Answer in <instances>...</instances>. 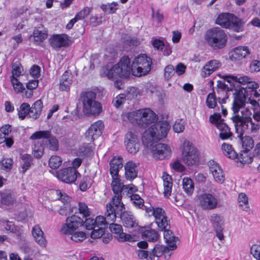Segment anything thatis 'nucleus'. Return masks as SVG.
I'll list each match as a JSON object with an SVG mask.
<instances>
[{
  "instance_id": "1",
  "label": "nucleus",
  "mask_w": 260,
  "mask_h": 260,
  "mask_svg": "<svg viewBox=\"0 0 260 260\" xmlns=\"http://www.w3.org/2000/svg\"><path fill=\"white\" fill-rule=\"evenodd\" d=\"M152 59L145 54L135 57L131 65L127 56L122 57L119 62L109 69L106 75L108 78L128 77L131 72L135 76L140 77L147 74L151 70Z\"/></svg>"
},
{
  "instance_id": "2",
  "label": "nucleus",
  "mask_w": 260,
  "mask_h": 260,
  "mask_svg": "<svg viewBox=\"0 0 260 260\" xmlns=\"http://www.w3.org/2000/svg\"><path fill=\"white\" fill-rule=\"evenodd\" d=\"M169 128L170 125L167 121H159L145 130L142 135V143L147 147H151L153 157L156 159L169 158L171 155V149L168 145L154 143L165 138Z\"/></svg>"
},
{
  "instance_id": "3",
  "label": "nucleus",
  "mask_w": 260,
  "mask_h": 260,
  "mask_svg": "<svg viewBox=\"0 0 260 260\" xmlns=\"http://www.w3.org/2000/svg\"><path fill=\"white\" fill-rule=\"evenodd\" d=\"M232 110L233 115L231 119L234 124L236 133L238 134L237 137L243 136L249 130L250 126L251 132L255 133L259 129V125L253 123L252 113L248 108H236Z\"/></svg>"
},
{
  "instance_id": "4",
  "label": "nucleus",
  "mask_w": 260,
  "mask_h": 260,
  "mask_svg": "<svg viewBox=\"0 0 260 260\" xmlns=\"http://www.w3.org/2000/svg\"><path fill=\"white\" fill-rule=\"evenodd\" d=\"M240 83L245 87H242L239 90H236L233 93L234 101L232 109L243 108L245 105V96L253 95L256 98L260 96V93L256 90L259 87L258 83L251 80L248 76L240 77Z\"/></svg>"
},
{
  "instance_id": "5",
  "label": "nucleus",
  "mask_w": 260,
  "mask_h": 260,
  "mask_svg": "<svg viewBox=\"0 0 260 260\" xmlns=\"http://www.w3.org/2000/svg\"><path fill=\"white\" fill-rule=\"evenodd\" d=\"M95 92L89 91L81 93L79 101L81 102L84 114L87 116H97L102 112V104L96 101Z\"/></svg>"
},
{
  "instance_id": "6",
  "label": "nucleus",
  "mask_w": 260,
  "mask_h": 260,
  "mask_svg": "<svg viewBox=\"0 0 260 260\" xmlns=\"http://www.w3.org/2000/svg\"><path fill=\"white\" fill-rule=\"evenodd\" d=\"M126 116L132 123H136L139 127L144 128L156 122L158 119L157 115L148 108L128 112Z\"/></svg>"
},
{
  "instance_id": "7",
  "label": "nucleus",
  "mask_w": 260,
  "mask_h": 260,
  "mask_svg": "<svg viewBox=\"0 0 260 260\" xmlns=\"http://www.w3.org/2000/svg\"><path fill=\"white\" fill-rule=\"evenodd\" d=\"M205 40L210 46L217 50L225 46L228 37L224 30L219 27H214L206 31Z\"/></svg>"
},
{
  "instance_id": "8",
  "label": "nucleus",
  "mask_w": 260,
  "mask_h": 260,
  "mask_svg": "<svg viewBox=\"0 0 260 260\" xmlns=\"http://www.w3.org/2000/svg\"><path fill=\"white\" fill-rule=\"evenodd\" d=\"M215 23L222 28L230 29L237 32L242 31L244 29V22L232 13L220 14L215 21Z\"/></svg>"
},
{
  "instance_id": "9",
  "label": "nucleus",
  "mask_w": 260,
  "mask_h": 260,
  "mask_svg": "<svg viewBox=\"0 0 260 260\" xmlns=\"http://www.w3.org/2000/svg\"><path fill=\"white\" fill-rule=\"evenodd\" d=\"M182 156L183 162L187 166L197 165L200 161L198 150L188 141L183 143Z\"/></svg>"
},
{
  "instance_id": "10",
  "label": "nucleus",
  "mask_w": 260,
  "mask_h": 260,
  "mask_svg": "<svg viewBox=\"0 0 260 260\" xmlns=\"http://www.w3.org/2000/svg\"><path fill=\"white\" fill-rule=\"evenodd\" d=\"M114 207V212L117 217H119L123 224L126 228H132L137 226L134 215L128 211H126L123 204Z\"/></svg>"
},
{
  "instance_id": "11",
  "label": "nucleus",
  "mask_w": 260,
  "mask_h": 260,
  "mask_svg": "<svg viewBox=\"0 0 260 260\" xmlns=\"http://www.w3.org/2000/svg\"><path fill=\"white\" fill-rule=\"evenodd\" d=\"M111 187L114 196L112 198L109 203H111V206H117L121 205V204H123L121 202V199L122 194H124L123 189L125 185L120 182V177H116V179L112 178Z\"/></svg>"
},
{
  "instance_id": "12",
  "label": "nucleus",
  "mask_w": 260,
  "mask_h": 260,
  "mask_svg": "<svg viewBox=\"0 0 260 260\" xmlns=\"http://www.w3.org/2000/svg\"><path fill=\"white\" fill-rule=\"evenodd\" d=\"M82 225L83 219L76 215H73L67 218L66 223L61 228V232L65 235L72 234L79 227Z\"/></svg>"
},
{
  "instance_id": "13",
  "label": "nucleus",
  "mask_w": 260,
  "mask_h": 260,
  "mask_svg": "<svg viewBox=\"0 0 260 260\" xmlns=\"http://www.w3.org/2000/svg\"><path fill=\"white\" fill-rule=\"evenodd\" d=\"M116 220V216L114 212V207L111 206V203L106 204V211L105 213V217L99 216L94 219L96 228L102 226L104 229L107 227L109 222L114 221Z\"/></svg>"
},
{
  "instance_id": "14",
  "label": "nucleus",
  "mask_w": 260,
  "mask_h": 260,
  "mask_svg": "<svg viewBox=\"0 0 260 260\" xmlns=\"http://www.w3.org/2000/svg\"><path fill=\"white\" fill-rule=\"evenodd\" d=\"M152 215L155 217V221L160 231L170 228V222L166 216L165 211L161 208L156 207L155 209H150Z\"/></svg>"
},
{
  "instance_id": "15",
  "label": "nucleus",
  "mask_w": 260,
  "mask_h": 260,
  "mask_svg": "<svg viewBox=\"0 0 260 260\" xmlns=\"http://www.w3.org/2000/svg\"><path fill=\"white\" fill-rule=\"evenodd\" d=\"M78 176H80L78 171L75 168H67L56 172L57 177L67 183H72L76 181Z\"/></svg>"
},
{
  "instance_id": "16",
  "label": "nucleus",
  "mask_w": 260,
  "mask_h": 260,
  "mask_svg": "<svg viewBox=\"0 0 260 260\" xmlns=\"http://www.w3.org/2000/svg\"><path fill=\"white\" fill-rule=\"evenodd\" d=\"M199 204L202 209L210 210L217 206V200L210 193H203L199 196Z\"/></svg>"
},
{
  "instance_id": "17",
  "label": "nucleus",
  "mask_w": 260,
  "mask_h": 260,
  "mask_svg": "<svg viewBox=\"0 0 260 260\" xmlns=\"http://www.w3.org/2000/svg\"><path fill=\"white\" fill-rule=\"evenodd\" d=\"M49 41L51 46L54 49L68 47L71 44L70 37L65 34L53 35Z\"/></svg>"
},
{
  "instance_id": "18",
  "label": "nucleus",
  "mask_w": 260,
  "mask_h": 260,
  "mask_svg": "<svg viewBox=\"0 0 260 260\" xmlns=\"http://www.w3.org/2000/svg\"><path fill=\"white\" fill-rule=\"evenodd\" d=\"M124 143L128 152L132 154L136 153L140 149V143L137 136L131 132L125 135Z\"/></svg>"
},
{
  "instance_id": "19",
  "label": "nucleus",
  "mask_w": 260,
  "mask_h": 260,
  "mask_svg": "<svg viewBox=\"0 0 260 260\" xmlns=\"http://www.w3.org/2000/svg\"><path fill=\"white\" fill-rule=\"evenodd\" d=\"M104 124L101 120H99L92 124L85 133V137L87 141L93 142L94 140L99 137L102 133V130Z\"/></svg>"
},
{
  "instance_id": "20",
  "label": "nucleus",
  "mask_w": 260,
  "mask_h": 260,
  "mask_svg": "<svg viewBox=\"0 0 260 260\" xmlns=\"http://www.w3.org/2000/svg\"><path fill=\"white\" fill-rule=\"evenodd\" d=\"M251 54L248 47L240 46L234 48L230 52V58L232 60H241L248 57Z\"/></svg>"
},
{
  "instance_id": "21",
  "label": "nucleus",
  "mask_w": 260,
  "mask_h": 260,
  "mask_svg": "<svg viewBox=\"0 0 260 260\" xmlns=\"http://www.w3.org/2000/svg\"><path fill=\"white\" fill-rule=\"evenodd\" d=\"M11 126L5 124L0 127V144L5 143L9 148L14 144L13 137L10 135Z\"/></svg>"
},
{
  "instance_id": "22",
  "label": "nucleus",
  "mask_w": 260,
  "mask_h": 260,
  "mask_svg": "<svg viewBox=\"0 0 260 260\" xmlns=\"http://www.w3.org/2000/svg\"><path fill=\"white\" fill-rule=\"evenodd\" d=\"M209 170L216 182L222 183L225 180L223 171L219 165L214 160H210L208 163Z\"/></svg>"
},
{
  "instance_id": "23",
  "label": "nucleus",
  "mask_w": 260,
  "mask_h": 260,
  "mask_svg": "<svg viewBox=\"0 0 260 260\" xmlns=\"http://www.w3.org/2000/svg\"><path fill=\"white\" fill-rule=\"evenodd\" d=\"M221 66V63L218 60L212 59L207 62L202 69L201 75L203 77L210 76Z\"/></svg>"
},
{
  "instance_id": "24",
  "label": "nucleus",
  "mask_w": 260,
  "mask_h": 260,
  "mask_svg": "<svg viewBox=\"0 0 260 260\" xmlns=\"http://www.w3.org/2000/svg\"><path fill=\"white\" fill-rule=\"evenodd\" d=\"M123 158L121 157H114L110 162V173L112 178L116 179V177H120L119 172L123 167Z\"/></svg>"
},
{
  "instance_id": "25",
  "label": "nucleus",
  "mask_w": 260,
  "mask_h": 260,
  "mask_svg": "<svg viewBox=\"0 0 260 260\" xmlns=\"http://www.w3.org/2000/svg\"><path fill=\"white\" fill-rule=\"evenodd\" d=\"M139 164H136L133 161H127L124 165L125 177L126 180L133 181L137 177L138 173Z\"/></svg>"
},
{
  "instance_id": "26",
  "label": "nucleus",
  "mask_w": 260,
  "mask_h": 260,
  "mask_svg": "<svg viewBox=\"0 0 260 260\" xmlns=\"http://www.w3.org/2000/svg\"><path fill=\"white\" fill-rule=\"evenodd\" d=\"M32 235L35 241L41 247H45L47 245V241L44 234L40 226L36 224L33 226L31 231Z\"/></svg>"
},
{
  "instance_id": "27",
  "label": "nucleus",
  "mask_w": 260,
  "mask_h": 260,
  "mask_svg": "<svg viewBox=\"0 0 260 260\" xmlns=\"http://www.w3.org/2000/svg\"><path fill=\"white\" fill-rule=\"evenodd\" d=\"M91 10V8L88 7L84 8L76 14L74 18L72 19L69 21V22L66 25V28L68 29H71L72 28L76 22L79 20L84 19L87 16H88L90 14Z\"/></svg>"
},
{
  "instance_id": "28",
  "label": "nucleus",
  "mask_w": 260,
  "mask_h": 260,
  "mask_svg": "<svg viewBox=\"0 0 260 260\" xmlns=\"http://www.w3.org/2000/svg\"><path fill=\"white\" fill-rule=\"evenodd\" d=\"M209 221L214 230L224 229V218L220 214L215 213L212 214L209 217Z\"/></svg>"
},
{
  "instance_id": "29",
  "label": "nucleus",
  "mask_w": 260,
  "mask_h": 260,
  "mask_svg": "<svg viewBox=\"0 0 260 260\" xmlns=\"http://www.w3.org/2000/svg\"><path fill=\"white\" fill-rule=\"evenodd\" d=\"M170 228H167L166 230H164V236L167 243L169 250H173L177 248L176 242L178 240V237H176L172 231L170 230Z\"/></svg>"
},
{
  "instance_id": "30",
  "label": "nucleus",
  "mask_w": 260,
  "mask_h": 260,
  "mask_svg": "<svg viewBox=\"0 0 260 260\" xmlns=\"http://www.w3.org/2000/svg\"><path fill=\"white\" fill-rule=\"evenodd\" d=\"M216 127L220 131L219 137L221 140H225L232 136L230 128L225 123L223 122V119H221L220 122L217 124Z\"/></svg>"
},
{
  "instance_id": "31",
  "label": "nucleus",
  "mask_w": 260,
  "mask_h": 260,
  "mask_svg": "<svg viewBox=\"0 0 260 260\" xmlns=\"http://www.w3.org/2000/svg\"><path fill=\"white\" fill-rule=\"evenodd\" d=\"M72 82V77L71 74L67 71L65 72L60 80L59 89L61 91H68L70 89Z\"/></svg>"
},
{
  "instance_id": "32",
  "label": "nucleus",
  "mask_w": 260,
  "mask_h": 260,
  "mask_svg": "<svg viewBox=\"0 0 260 260\" xmlns=\"http://www.w3.org/2000/svg\"><path fill=\"white\" fill-rule=\"evenodd\" d=\"M43 108V103L41 100L36 101L30 107L29 117L33 119H37L40 116Z\"/></svg>"
},
{
  "instance_id": "33",
  "label": "nucleus",
  "mask_w": 260,
  "mask_h": 260,
  "mask_svg": "<svg viewBox=\"0 0 260 260\" xmlns=\"http://www.w3.org/2000/svg\"><path fill=\"white\" fill-rule=\"evenodd\" d=\"M162 179L164 186V196L165 197H169L172 192L173 185L172 178L170 175L167 174H164L162 176Z\"/></svg>"
},
{
  "instance_id": "34",
  "label": "nucleus",
  "mask_w": 260,
  "mask_h": 260,
  "mask_svg": "<svg viewBox=\"0 0 260 260\" xmlns=\"http://www.w3.org/2000/svg\"><path fill=\"white\" fill-rule=\"evenodd\" d=\"M142 238L149 242L157 241L159 235L155 230L149 229L143 231L142 233Z\"/></svg>"
},
{
  "instance_id": "35",
  "label": "nucleus",
  "mask_w": 260,
  "mask_h": 260,
  "mask_svg": "<svg viewBox=\"0 0 260 260\" xmlns=\"http://www.w3.org/2000/svg\"><path fill=\"white\" fill-rule=\"evenodd\" d=\"M219 76L223 79V81L224 82H226L228 84H229V89L230 90H233L235 89V83H239L240 77L238 78L236 76H234L233 75H225L221 76L219 75Z\"/></svg>"
},
{
  "instance_id": "36",
  "label": "nucleus",
  "mask_w": 260,
  "mask_h": 260,
  "mask_svg": "<svg viewBox=\"0 0 260 260\" xmlns=\"http://www.w3.org/2000/svg\"><path fill=\"white\" fill-rule=\"evenodd\" d=\"M3 224L5 229L15 234L17 238H19L21 236L22 234L21 228L18 226L15 225L13 222L6 220L3 222Z\"/></svg>"
},
{
  "instance_id": "37",
  "label": "nucleus",
  "mask_w": 260,
  "mask_h": 260,
  "mask_svg": "<svg viewBox=\"0 0 260 260\" xmlns=\"http://www.w3.org/2000/svg\"><path fill=\"white\" fill-rule=\"evenodd\" d=\"M93 152L92 147L90 144H83L77 150V155L86 157L92 155Z\"/></svg>"
},
{
  "instance_id": "38",
  "label": "nucleus",
  "mask_w": 260,
  "mask_h": 260,
  "mask_svg": "<svg viewBox=\"0 0 260 260\" xmlns=\"http://www.w3.org/2000/svg\"><path fill=\"white\" fill-rule=\"evenodd\" d=\"M169 249V247L160 245H156L149 252V260H152L154 257H160Z\"/></svg>"
},
{
  "instance_id": "39",
  "label": "nucleus",
  "mask_w": 260,
  "mask_h": 260,
  "mask_svg": "<svg viewBox=\"0 0 260 260\" xmlns=\"http://www.w3.org/2000/svg\"><path fill=\"white\" fill-rule=\"evenodd\" d=\"M40 27L38 28H35L33 32V37L34 41L37 44H39L45 40L48 36L46 30L39 29Z\"/></svg>"
},
{
  "instance_id": "40",
  "label": "nucleus",
  "mask_w": 260,
  "mask_h": 260,
  "mask_svg": "<svg viewBox=\"0 0 260 260\" xmlns=\"http://www.w3.org/2000/svg\"><path fill=\"white\" fill-rule=\"evenodd\" d=\"M182 187L186 194H192L194 188L192 180L188 177H184L182 180Z\"/></svg>"
},
{
  "instance_id": "41",
  "label": "nucleus",
  "mask_w": 260,
  "mask_h": 260,
  "mask_svg": "<svg viewBox=\"0 0 260 260\" xmlns=\"http://www.w3.org/2000/svg\"><path fill=\"white\" fill-rule=\"evenodd\" d=\"M240 139L241 143L244 150L250 151L254 146V142L250 136L238 137Z\"/></svg>"
},
{
  "instance_id": "42",
  "label": "nucleus",
  "mask_w": 260,
  "mask_h": 260,
  "mask_svg": "<svg viewBox=\"0 0 260 260\" xmlns=\"http://www.w3.org/2000/svg\"><path fill=\"white\" fill-rule=\"evenodd\" d=\"M221 148L224 154L229 158L235 159L237 157V153L233 149L231 145L223 143L222 145Z\"/></svg>"
},
{
  "instance_id": "43",
  "label": "nucleus",
  "mask_w": 260,
  "mask_h": 260,
  "mask_svg": "<svg viewBox=\"0 0 260 260\" xmlns=\"http://www.w3.org/2000/svg\"><path fill=\"white\" fill-rule=\"evenodd\" d=\"M249 151L242 150L239 155L237 154L238 160L242 164H246L251 163L252 161L253 157L251 156L248 152Z\"/></svg>"
},
{
  "instance_id": "44",
  "label": "nucleus",
  "mask_w": 260,
  "mask_h": 260,
  "mask_svg": "<svg viewBox=\"0 0 260 260\" xmlns=\"http://www.w3.org/2000/svg\"><path fill=\"white\" fill-rule=\"evenodd\" d=\"M30 110V107L28 103H23L21 104L19 108L18 109L19 118L21 120H23L26 115H28L29 116V111Z\"/></svg>"
},
{
  "instance_id": "45",
  "label": "nucleus",
  "mask_w": 260,
  "mask_h": 260,
  "mask_svg": "<svg viewBox=\"0 0 260 260\" xmlns=\"http://www.w3.org/2000/svg\"><path fill=\"white\" fill-rule=\"evenodd\" d=\"M52 136L50 131H40L34 133L30 137V139L36 140L40 139H48Z\"/></svg>"
},
{
  "instance_id": "46",
  "label": "nucleus",
  "mask_w": 260,
  "mask_h": 260,
  "mask_svg": "<svg viewBox=\"0 0 260 260\" xmlns=\"http://www.w3.org/2000/svg\"><path fill=\"white\" fill-rule=\"evenodd\" d=\"M1 203L6 205H10L13 203L14 198L9 192H0Z\"/></svg>"
},
{
  "instance_id": "47",
  "label": "nucleus",
  "mask_w": 260,
  "mask_h": 260,
  "mask_svg": "<svg viewBox=\"0 0 260 260\" xmlns=\"http://www.w3.org/2000/svg\"><path fill=\"white\" fill-rule=\"evenodd\" d=\"M13 161L10 158H4L0 160V169L7 172L10 171L13 166Z\"/></svg>"
},
{
  "instance_id": "48",
  "label": "nucleus",
  "mask_w": 260,
  "mask_h": 260,
  "mask_svg": "<svg viewBox=\"0 0 260 260\" xmlns=\"http://www.w3.org/2000/svg\"><path fill=\"white\" fill-rule=\"evenodd\" d=\"M206 103L207 106L210 109H213L216 107L217 99L214 90L207 95Z\"/></svg>"
},
{
  "instance_id": "49",
  "label": "nucleus",
  "mask_w": 260,
  "mask_h": 260,
  "mask_svg": "<svg viewBox=\"0 0 260 260\" xmlns=\"http://www.w3.org/2000/svg\"><path fill=\"white\" fill-rule=\"evenodd\" d=\"M32 154L37 158H40L42 157L44 153V147L41 143L37 142L32 147Z\"/></svg>"
},
{
  "instance_id": "50",
  "label": "nucleus",
  "mask_w": 260,
  "mask_h": 260,
  "mask_svg": "<svg viewBox=\"0 0 260 260\" xmlns=\"http://www.w3.org/2000/svg\"><path fill=\"white\" fill-rule=\"evenodd\" d=\"M238 202L239 204V206L243 208V210L247 211L248 209V198L246 196V194L244 193H241L239 194L238 197Z\"/></svg>"
},
{
  "instance_id": "51",
  "label": "nucleus",
  "mask_w": 260,
  "mask_h": 260,
  "mask_svg": "<svg viewBox=\"0 0 260 260\" xmlns=\"http://www.w3.org/2000/svg\"><path fill=\"white\" fill-rule=\"evenodd\" d=\"M109 229L111 232L116 235L115 238L117 239V237L121 236L122 233H123V229L122 226L120 224L112 223L110 224Z\"/></svg>"
},
{
  "instance_id": "52",
  "label": "nucleus",
  "mask_w": 260,
  "mask_h": 260,
  "mask_svg": "<svg viewBox=\"0 0 260 260\" xmlns=\"http://www.w3.org/2000/svg\"><path fill=\"white\" fill-rule=\"evenodd\" d=\"M62 160L59 156H53L49 160V167L53 169H55L58 168L61 164Z\"/></svg>"
},
{
  "instance_id": "53",
  "label": "nucleus",
  "mask_w": 260,
  "mask_h": 260,
  "mask_svg": "<svg viewBox=\"0 0 260 260\" xmlns=\"http://www.w3.org/2000/svg\"><path fill=\"white\" fill-rule=\"evenodd\" d=\"M228 84H225L223 81L218 80L217 85V92L218 94L223 92V93H228L230 91Z\"/></svg>"
},
{
  "instance_id": "54",
  "label": "nucleus",
  "mask_w": 260,
  "mask_h": 260,
  "mask_svg": "<svg viewBox=\"0 0 260 260\" xmlns=\"http://www.w3.org/2000/svg\"><path fill=\"white\" fill-rule=\"evenodd\" d=\"M79 213L83 215V217L86 218L90 215V211L87 205L82 202L78 203Z\"/></svg>"
},
{
  "instance_id": "55",
  "label": "nucleus",
  "mask_w": 260,
  "mask_h": 260,
  "mask_svg": "<svg viewBox=\"0 0 260 260\" xmlns=\"http://www.w3.org/2000/svg\"><path fill=\"white\" fill-rule=\"evenodd\" d=\"M175 74V68L172 64L167 66L164 69V77L169 80Z\"/></svg>"
},
{
  "instance_id": "56",
  "label": "nucleus",
  "mask_w": 260,
  "mask_h": 260,
  "mask_svg": "<svg viewBox=\"0 0 260 260\" xmlns=\"http://www.w3.org/2000/svg\"><path fill=\"white\" fill-rule=\"evenodd\" d=\"M131 200L133 204L139 208L144 206V201L139 194H133L130 196Z\"/></svg>"
},
{
  "instance_id": "57",
  "label": "nucleus",
  "mask_w": 260,
  "mask_h": 260,
  "mask_svg": "<svg viewBox=\"0 0 260 260\" xmlns=\"http://www.w3.org/2000/svg\"><path fill=\"white\" fill-rule=\"evenodd\" d=\"M91 233L90 237L92 239L101 238L105 233V229L102 226L94 228Z\"/></svg>"
},
{
  "instance_id": "58",
  "label": "nucleus",
  "mask_w": 260,
  "mask_h": 260,
  "mask_svg": "<svg viewBox=\"0 0 260 260\" xmlns=\"http://www.w3.org/2000/svg\"><path fill=\"white\" fill-rule=\"evenodd\" d=\"M49 148L52 150H57L58 149V141L53 136H51L48 139Z\"/></svg>"
},
{
  "instance_id": "59",
  "label": "nucleus",
  "mask_w": 260,
  "mask_h": 260,
  "mask_svg": "<svg viewBox=\"0 0 260 260\" xmlns=\"http://www.w3.org/2000/svg\"><path fill=\"white\" fill-rule=\"evenodd\" d=\"M128 100H132L137 96V91L136 88L132 87L127 88L123 93Z\"/></svg>"
},
{
  "instance_id": "60",
  "label": "nucleus",
  "mask_w": 260,
  "mask_h": 260,
  "mask_svg": "<svg viewBox=\"0 0 260 260\" xmlns=\"http://www.w3.org/2000/svg\"><path fill=\"white\" fill-rule=\"evenodd\" d=\"M72 235L71 239L75 242H81L85 238V234L83 232H74Z\"/></svg>"
},
{
  "instance_id": "61",
  "label": "nucleus",
  "mask_w": 260,
  "mask_h": 260,
  "mask_svg": "<svg viewBox=\"0 0 260 260\" xmlns=\"http://www.w3.org/2000/svg\"><path fill=\"white\" fill-rule=\"evenodd\" d=\"M21 64L19 61H16L12 64V75L19 77L21 74Z\"/></svg>"
},
{
  "instance_id": "62",
  "label": "nucleus",
  "mask_w": 260,
  "mask_h": 260,
  "mask_svg": "<svg viewBox=\"0 0 260 260\" xmlns=\"http://www.w3.org/2000/svg\"><path fill=\"white\" fill-rule=\"evenodd\" d=\"M102 23V16L91 15L89 18V24L92 26H97Z\"/></svg>"
},
{
  "instance_id": "63",
  "label": "nucleus",
  "mask_w": 260,
  "mask_h": 260,
  "mask_svg": "<svg viewBox=\"0 0 260 260\" xmlns=\"http://www.w3.org/2000/svg\"><path fill=\"white\" fill-rule=\"evenodd\" d=\"M126 99L124 94H120L113 100L112 103L116 108H119Z\"/></svg>"
},
{
  "instance_id": "64",
  "label": "nucleus",
  "mask_w": 260,
  "mask_h": 260,
  "mask_svg": "<svg viewBox=\"0 0 260 260\" xmlns=\"http://www.w3.org/2000/svg\"><path fill=\"white\" fill-rule=\"evenodd\" d=\"M185 128V122L182 119L176 121L173 125V129L176 133L182 132Z\"/></svg>"
}]
</instances>
